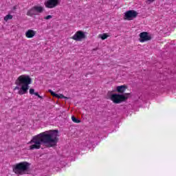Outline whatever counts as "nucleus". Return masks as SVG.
Wrapping results in <instances>:
<instances>
[{"label": "nucleus", "mask_w": 176, "mask_h": 176, "mask_svg": "<svg viewBox=\"0 0 176 176\" xmlns=\"http://www.w3.org/2000/svg\"><path fill=\"white\" fill-rule=\"evenodd\" d=\"M58 142V130H50L38 134L29 142L30 151L41 149L42 145L46 148L57 146Z\"/></svg>", "instance_id": "obj_1"}, {"label": "nucleus", "mask_w": 176, "mask_h": 176, "mask_svg": "<svg viewBox=\"0 0 176 176\" xmlns=\"http://www.w3.org/2000/svg\"><path fill=\"white\" fill-rule=\"evenodd\" d=\"M32 83V79L30 78V76L21 75L15 81V90H19L18 94L23 96L28 93V89H30V85Z\"/></svg>", "instance_id": "obj_2"}, {"label": "nucleus", "mask_w": 176, "mask_h": 176, "mask_svg": "<svg viewBox=\"0 0 176 176\" xmlns=\"http://www.w3.org/2000/svg\"><path fill=\"white\" fill-rule=\"evenodd\" d=\"M126 89H127V86L121 85L118 86L116 87V91L120 94H113L110 96V100L113 101L114 104H122V102H124L129 97L130 93H124L126 91Z\"/></svg>", "instance_id": "obj_3"}, {"label": "nucleus", "mask_w": 176, "mask_h": 176, "mask_svg": "<svg viewBox=\"0 0 176 176\" xmlns=\"http://www.w3.org/2000/svg\"><path fill=\"white\" fill-rule=\"evenodd\" d=\"M13 172L17 175H24L30 168V163L22 162L12 166Z\"/></svg>", "instance_id": "obj_4"}, {"label": "nucleus", "mask_w": 176, "mask_h": 176, "mask_svg": "<svg viewBox=\"0 0 176 176\" xmlns=\"http://www.w3.org/2000/svg\"><path fill=\"white\" fill-rule=\"evenodd\" d=\"M138 16V12L137 11L131 10H128L126 12H124V20H133V19H135Z\"/></svg>", "instance_id": "obj_5"}, {"label": "nucleus", "mask_w": 176, "mask_h": 176, "mask_svg": "<svg viewBox=\"0 0 176 176\" xmlns=\"http://www.w3.org/2000/svg\"><path fill=\"white\" fill-rule=\"evenodd\" d=\"M140 42H148V41H151L152 39V36L148 32H143L139 34Z\"/></svg>", "instance_id": "obj_6"}, {"label": "nucleus", "mask_w": 176, "mask_h": 176, "mask_svg": "<svg viewBox=\"0 0 176 176\" xmlns=\"http://www.w3.org/2000/svg\"><path fill=\"white\" fill-rule=\"evenodd\" d=\"M59 4L60 0H47L44 3L45 8H48V9H52L53 8H56V6Z\"/></svg>", "instance_id": "obj_7"}, {"label": "nucleus", "mask_w": 176, "mask_h": 176, "mask_svg": "<svg viewBox=\"0 0 176 176\" xmlns=\"http://www.w3.org/2000/svg\"><path fill=\"white\" fill-rule=\"evenodd\" d=\"M86 38V34L80 30L76 32V34L72 37V39L76 41L77 42H80L82 39Z\"/></svg>", "instance_id": "obj_8"}, {"label": "nucleus", "mask_w": 176, "mask_h": 176, "mask_svg": "<svg viewBox=\"0 0 176 176\" xmlns=\"http://www.w3.org/2000/svg\"><path fill=\"white\" fill-rule=\"evenodd\" d=\"M49 93H50L51 96H52L53 97H56V98H65L66 100H68V98L64 96V95L63 94H56L54 91H52V89H49L48 90Z\"/></svg>", "instance_id": "obj_9"}, {"label": "nucleus", "mask_w": 176, "mask_h": 176, "mask_svg": "<svg viewBox=\"0 0 176 176\" xmlns=\"http://www.w3.org/2000/svg\"><path fill=\"white\" fill-rule=\"evenodd\" d=\"M36 34V32L32 30H28L26 32H25V36L27 38H34V36H35V34Z\"/></svg>", "instance_id": "obj_10"}, {"label": "nucleus", "mask_w": 176, "mask_h": 176, "mask_svg": "<svg viewBox=\"0 0 176 176\" xmlns=\"http://www.w3.org/2000/svg\"><path fill=\"white\" fill-rule=\"evenodd\" d=\"M36 14H38L34 7L32 8L30 10L27 12V16H30L31 17H32V16H36Z\"/></svg>", "instance_id": "obj_11"}, {"label": "nucleus", "mask_w": 176, "mask_h": 176, "mask_svg": "<svg viewBox=\"0 0 176 176\" xmlns=\"http://www.w3.org/2000/svg\"><path fill=\"white\" fill-rule=\"evenodd\" d=\"M34 10H36V12L37 14H39V13H43V7L42 6H34Z\"/></svg>", "instance_id": "obj_12"}, {"label": "nucleus", "mask_w": 176, "mask_h": 176, "mask_svg": "<svg viewBox=\"0 0 176 176\" xmlns=\"http://www.w3.org/2000/svg\"><path fill=\"white\" fill-rule=\"evenodd\" d=\"M13 19V16L10 14H8L4 17V21H8V20H12Z\"/></svg>", "instance_id": "obj_13"}, {"label": "nucleus", "mask_w": 176, "mask_h": 176, "mask_svg": "<svg viewBox=\"0 0 176 176\" xmlns=\"http://www.w3.org/2000/svg\"><path fill=\"white\" fill-rule=\"evenodd\" d=\"M99 38H101L102 41L107 39L108 38V36L107 34H99Z\"/></svg>", "instance_id": "obj_14"}, {"label": "nucleus", "mask_w": 176, "mask_h": 176, "mask_svg": "<svg viewBox=\"0 0 176 176\" xmlns=\"http://www.w3.org/2000/svg\"><path fill=\"white\" fill-rule=\"evenodd\" d=\"M72 120H73L74 123H80V120L76 118L75 116L72 117Z\"/></svg>", "instance_id": "obj_15"}, {"label": "nucleus", "mask_w": 176, "mask_h": 176, "mask_svg": "<svg viewBox=\"0 0 176 176\" xmlns=\"http://www.w3.org/2000/svg\"><path fill=\"white\" fill-rule=\"evenodd\" d=\"M45 20H50V19H53V16L52 15H48L45 17H44Z\"/></svg>", "instance_id": "obj_16"}, {"label": "nucleus", "mask_w": 176, "mask_h": 176, "mask_svg": "<svg viewBox=\"0 0 176 176\" xmlns=\"http://www.w3.org/2000/svg\"><path fill=\"white\" fill-rule=\"evenodd\" d=\"M34 93H35V89H30V94H34Z\"/></svg>", "instance_id": "obj_17"}, {"label": "nucleus", "mask_w": 176, "mask_h": 176, "mask_svg": "<svg viewBox=\"0 0 176 176\" xmlns=\"http://www.w3.org/2000/svg\"><path fill=\"white\" fill-rule=\"evenodd\" d=\"M155 0H148L147 3H148V5H149V4L152 3V2H153Z\"/></svg>", "instance_id": "obj_18"}, {"label": "nucleus", "mask_w": 176, "mask_h": 176, "mask_svg": "<svg viewBox=\"0 0 176 176\" xmlns=\"http://www.w3.org/2000/svg\"><path fill=\"white\" fill-rule=\"evenodd\" d=\"M34 94V96H36V97H37V96L39 95V94L38 92H34V94Z\"/></svg>", "instance_id": "obj_19"}, {"label": "nucleus", "mask_w": 176, "mask_h": 176, "mask_svg": "<svg viewBox=\"0 0 176 176\" xmlns=\"http://www.w3.org/2000/svg\"><path fill=\"white\" fill-rule=\"evenodd\" d=\"M17 9V8L16 6L13 7V10H16Z\"/></svg>", "instance_id": "obj_20"}, {"label": "nucleus", "mask_w": 176, "mask_h": 176, "mask_svg": "<svg viewBox=\"0 0 176 176\" xmlns=\"http://www.w3.org/2000/svg\"><path fill=\"white\" fill-rule=\"evenodd\" d=\"M37 97H38V98H42V96H41L39 94H38V96H37Z\"/></svg>", "instance_id": "obj_21"}, {"label": "nucleus", "mask_w": 176, "mask_h": 176, "mask_svg": "<svg viewBox=\"0 0 176 176\" xmlns=\"http://www.w3.org/2000/svg\"><path fill=\"white\" fill-rule=\"evenodd\" d=\"M112 92H108V96H109V94H111Z\"/></svg>", "instance_id": "obj_22"}]
</instances>
